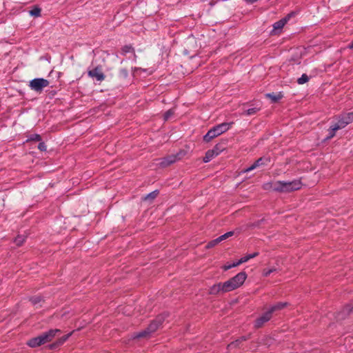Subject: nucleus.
Returning <instances> with one entry per match:
<instances>
[{"mask_svg": "<svg viewBox=\"0 0 353 353\" xmlns=\"http://www.w3.org/2000/svg\"><path fill=\"white\" fill-rule=\"evenodd\" d=\"M165 321V316L163 314L158 315L153 321L150 322L147 328L144 330L134 334L133 339L147 338L151 334L155 332Z\"/></svg>", "mask_w": 353, "mask_h": 353, "instance_id": "f257e3e1", "label": "nucleus"}, {"mask_svg": "<svg viewBox=\"0 0 353 353\" xmlns=\"http://www.w3.org/2000/svg\"><path fill=\"white\" fill-rule=\"evenodd\" d=\"M301 187L302 183L300 179L289 182L278 181L274 183L273 190L278 192H291L300 190Z\"/></svg>", "mask_w": 353, "mask_h": 353, "instance_id": "f03ea898", "label": "nucleus"}, {"mask_svg": "<svg viewBox=\"0 0 353 353\" xmlns=\"http://www.w3.org/2000/svg\"><path fill=\"white\" fill-rule=\"evenodd\" d=\"M233 123V122L222 123L215 125L203 137V141L207 143L211 141L213 139L228 131Z\"/></svg>", "mask_w": 353, "mask_h": 353, "instance_id": "7ed1b4c3", "label": "nucleus"}, {"mask_svg": "<svg viewBox=\"0 0 353 353\" xmlns=\"http://www.w3.org/2000/svg\"><path fill=\"white\" fill-rule=\"evenodd\" d=\"M247 279V274L245 272L242 271L238 273L236 276L230 279L228 281L224 282L228 289V292L233 291L241 287Z\"/></svg>", "mask_w": 353, "mask_h": 353, "instance_id": "20e7f679", "label": "nucleus"}, {"mask_svg": "<svg viewBox=\"0 0 353 353\" xmlns=\"http://www.w3.org/2000/svg\"><path fill=\"white\" fill-rule=\"evenodd\" d=\"M226 149V141L216 144L212 150H208L203 159V162L208 163L213 158L218 156L221 152Z\"/></svg>", "mask_w": 353, "mask_h": 353, "instance_id": "39448f33", "label": "nucleus"}, {"mask_svg": "<svg viewBox=\"0 0 353 353\" xmlns=\"http://www.w3.org/2000/svg\"><path fill=\"white\" fill-rule=\"evenodd\" d=\"M185 154L184 151H180L176 154H172L168 155L164 158H162L161 159V161L159 163V165L161 168H165L171 164L175 163L177 160H179L181 159L182 156Z\"/></svg>", "mask_w": 353, "mask_h": 353, "instance_id": "423d86ee", "label": "nucleus"}, {"mask_svg": "<svg viewBox=\"0 0 353 353\" xmlns=\"http://www.w3.org/2000/svg\"><path fill=\"white\" fill-rule=\"evenodd\" d=\"M48 85L49 81L42 78L34 79L30 82L31 89L38 92H41L43 89L48 86Z\"/></svg>", "mask_w": 353, "mask_h": 353, "instance_id": "0eeeda50", "label": "nucleus"}, {"mask_svg": "<svg viewBox=\"0 0 353 353\" xmlns=\"http://www.w3.org/2000/svg\"><path fill=\"white\" fill-rule=\"evenodd\" d=\"M272 318V315L268 312L267 310L265 312H264L261 316L258 317L255 321L254 323V327L255 329H259L262 327L265 323L268 322L271 320Z\"/></svg>", "mask_w": 353, "mask_h": 353, "instance_id": "6e6552de", "label": "nucleus"}, {"mask_svg": "<svg viewBox=\"0 0 353 353\" xmlns=\"http://www.w3.org/2000/svg\"><path fill=\"white\" fill-rule=\"evenodd\" d=\"M227 292L228 291L224 282L214 284L209 289V294L212 295H218L220 293L224 294Z\"/></svg>", "mask_w": 353, "mask_h": 353, "instance_id": "1a4fd4ad", "label": "nucleus"}, {"mask_svg": "<svg viewBox=\"0 0 353 353\" xmlns=\"http://www.w3.org/2000/svg\"><path fill=\"white\" fill-rule=\"evenodd\" d=\"M270 162V158L267 157H262L258 159L249 168L244 169L242 172L245 173L248 172L261 165H267Z\"/></svg>", "mask_w": 353, "mask_h": 353, "instance_id": "9d476101", "label": "nucleus"}, {"mask_svg": "<svg viewBox=\"0 0 353 353\" xmlns=\"http://www.w3.org/2000/svg\"><path fill=\"white\" fill-rule=\"evenodd\" d=\"M61 331L59 329H51L48 332H43L40 334L43 344L50 342L56 336L57 333H61Z\"/></svg>", "mask_w": 353, "mask_h": 353, "instance_id": "9b49d317", "label": "nucleus"}, {"mask_svg": "<svg viewBox=\"0 0 353 353\" xmlns=\"http://www.w3.org/2000/svg\"><path fill=\"white\" fill-rule=\"evenodd\" d=\"M88 73L90 77L96 78V79L99 81H101L105 79V75L101 72V68L99 66L89 70Z\"/></svg>", "mask_w": 353, "mask_h": 353, "instance_id": "f8f14e48", "label": "nucleus"}, {"mask_svg": "<svg viewBox=\"0 0 353 353\" xmlns=\"http://www.w3.org/2000/svg\"><path fill=\"white\" fill-rule=\"evenodd\" d=\"M288 305L289 303L288 302H278L270 306L268 311L272 316L274 312L282 310Z\"/></svg>", "mask_w": 353, "mask_h": 353, "instance_id": "ddd939ff", "label": "nucleus"}, {"mask_svg": "<svg viewBox=\"0 0 353 353\" xmlns=\"http://www.w3.org/2000/svg\"><path fill=\"white\" fill-rule=\"evenodd\" d=\"M27 345L30 347H37L43 345L42 339L40 335L37 337L30 339L28 342Z\"/></svg>", "mask_w": 353, "mask_h": 353, "instance_id": "4468645a", "label": "nucleus"}, {"mask_svg": "<svg viewBox=\"0 0 353 353\" xmlns=\"http://www.w3.org/2000/svg\"><path fill=\"white\" fill-rule=\"evenodd\" d=\"M353 312V304L346 305L343 310L339 313L338 318L343 319L345 316H347Z\"/></svg>", "mask_w": 353, "mask_h": 353, "instance_id": "2eb2a0df", "label": "nucleus"}, {"mask_svg": "<svg viewBox=\"0 0 353 353\" xmlns=\"http://www.w3.org/2000/svg\"><path fill=\"white\" fill-rule=\"evenodd\" d=\"M265 96L267 98L270 99L272 103H277L283 97L281 92L276 94L274 93H268L266 94Z\"/></svg>", "mask_w": 353, "mask_h": 353, "instance_id": "dca6fc26", "label": "nucleus"}, {"mask_svg": "<svg viewBox=\"0 0 353 353\" xmlns=\"http://www.w3.org/2000/svg\"><path fill=\"white\" fill-rule=\"evenodd\" d=\"M259 254V253L258 252H254L253 254H248L243 257H241L238 261V263H239V265H241V263L247 262L248 260L257 256Z\"/></svg>", "mask_w": 353, "mask_h": 353, "instance_id": "f3484780", "label": "nucleus"}, {"mask_svg": "<svg viewBox=\"0 0 353 353\" xmlns=\"http://www.w3.org/2000/svg\"><path fill=\"white\" fill-rule=\"evenodd\" d=\"M347 125L353 122V112L341 114Z\"/></svg>", "mask_w": 353, "mask_h": 353, "instance_id": "a211bd4d", "label": "nucleus"}, {"mask_svg": "<svg viewBox=\"0 0 353 353\" xmlns=\"http://www.w3.org/2000/svg\"><path fill=\"white\" fill-rule=\"evenodd\" d=\"M159 191L158 190H156L150 193H149L148 194H147L144 198H143V201H148V200H150V201H153L154 199H156L157 197V196L159 195Z\"/></svg>", "mask_w": 353, "mask_h": 353, "instance_id": "6ab92c4d", "label": "nucleus"}, {"mask_svg": "<svg viewBox=\"0 0 353 353\" xmlns=\"http://www.w3.org/2000/svg\"><path fill=\"white\" fill-rule=\"evenodd\" d=\"M346 125H347V124L345 123L344 120L342 119V117L341 115H339L338 117V121L336 123H335L334 125V126H335V128L340 130V129L344 128Z\"/></svg>", "mask_w": 353, "mask_h": 353, "instance_id": "aec40b11", "label": "nucleus"}, {"mask_svg": "<svg viewBox=\"0 0 353 353\" xmlns=\"http://www.w3.org/2000/svg\"><path fill=\"white\" fill-rule=\"evenodd\" d=\"M287 22L288 21H286V19L283 18V19L278 21L277 22L274 23V24L273 25V27L275 30L281 29L283 28V26L285 25V23Z\"/></svg>", "mask_w": 353, "mask_h": 353, "instance_id": "412c9836", "label": "nucleus"}, {"mask_svg": "<svg viewBox=\"0 0 353 353\" xmlns=\"http://www.w3.org/2000/svg\"><path fill=\"white\" fill-rule=\"evenodd\" d=\"M128 52L134 53V49L131 45H125L121 48V53L123 55H125Z\"/></svg>", "mask_w": 353, "mask_h": 353, "instance_id": "4be33fe9", "label": "nucleus"}, {"mask_svg": "<svg viewBox=\"0 0 353 353\" xmlns=\"http://www.w3.org/2000/svg\"><path fill=\"white\" fill-rule=\"evenodd\" d=\"M339 130L335 128V126L332 125L328 129V136L326 139H331L336 135V132Z\"/></svg>", "mask_w": 353, "mask_h": 353, "instance_id": "5701e85b", "label": "nucleus"}, {"mask_svg": "<svg viewBox=\"0 0 353 353\" xmlns=\"http://www.w3.org/2000/svg\"><path fill=\"white\" fill-rule=\"evenodd\" d=\"M41 135L38 134H31L29 138L27 139V142H29V141H41Z\"/></svg>", "mask_w": 353, "mask_h": 353, "instance_id": "b1692460", "label": "nucleus"}, {"mask_svg": "<svg viewBox=\"0 0 353 353\" xmlns=\"http://www.w3.org/2000/svg\"><path fill=\"white\" fill-rule=\"evenodd\" d=\"M41 9L39 7H34L33 9H32L30 11V14L32 16H34L35 17H38L41 15Z\"/></svg>", "mask_w": 353, "mask_h": 353, "instance_id": "393cba45", "label": "nucleus"}, {"mask_svg": "<svg viewBox=\"0 0 353 353\" xmlns=\"http://www.w3.org/2000/svg\"><path fill=\"white\" fill-rule=\"evenodd\" d=\"M42 300V298L40 296H33L29 298V301L33 304L36 305L40 303Z\"/></svg>", "mask_w": 353, "mask_h": 353, "instance_id": "a878e982", "label": "nucleus"}, {"mask_svg": "<svg viewBox=\"0 0 353 353\" xmlns=\"http://www.w3.org/2000/svg\"><path fill=\"white\" fill-rule=\"evenodd\" d=\"M309 81V77L306 74H303L300 78L297 79L299 84H303Z\"/></svg>", "mask_w": 353, "mask_h": 353, "instance_id": "bb28decb", "label": "nucleus"}, {"mask_svg": "<svg viewBox=\"0 0 353 353\" xmlns=\"http://www.w3.org/2000/svg\"><path fill=\"white\" fill-rule=\"evenodd\" d=\"M219 243H220V241H219V238H216V239H214V240L208 242V244L206 245L205 248L207 249L212 248L214 247L215 245H216Z\"/></svg>", "mask_w": 353, "mask_h": 353, "instance_id": "cd10ccee", "label": "nucleus"}, {"mask_svg": "<svg viewBox=\"0 0 353 353\" xmlns=\"http://www.w3.org/2000/svg\"><path fill=\"white\" fill-rule=\"evenodd\" d=\"M72 334V332L63 336L62 337L59 338L57 341L61 345H62L68 339L69 337Z\"/></svg>", "mask_w": 353, "mask_h": 353, "instance_id": "c85d7f7f", "label": "nucleus"}, {"mask_svg": "<svg viewBox=\"0 0 353 353\" xmlns=\"http://www.w3.org/2000/svg\"><path fill=\"white\" fill-rule=\"evenodd\" d=\"M233 234H234V232L233 231H230V232H226L225 234L220 236L218 238H219L220 242H221L222 241H223V240H225V239H226L233 236Z\"/></svg>", "mask_w": 353, "mask_h": 353, "instance_id": "c756f323", "label": "nucleus"}, {"mask_svg": "<svg viewBox=\"0 0 353 353\" xmlns=\"http://www.w3.org/2000/svg\"><path fill=\"white\" fill-rule=\"evenodd\" d=\"M174 114V111L172 109H170L166 111L163 114V118L165 121L168 120L170 117H172Z\"/></svg>", "mask_w": 353, "mask_h": 353, "instance_id": "7c9ffc66", "label": "nucleus"}, {"mask_svg": "<svg viewBox=\"0 0 353 353\" xmlns=\"http://www.w3.org/2000/svg\"><path fill=\"white\" fill-rule=\"evenodd\" d=\"M246 341V338L245 337H242L241 339H238V340H236L235 341H233L232 343H230L228 345V348H230L231 347H233V346H238L239 344L241 343V341Z\"/></svg>", "mask_w": 353, "mask_h": 353, "instance_id": "2f4dec72", "label": "nucleus"}, {"mask_svg": "<svg viewBox=\"0 0 353 353\" xmlns=\"http://www.w3.org/2000/svg\"><path fill=\"white\" fill-rule=\"evenodd\" d=\"M14 243H16V245L17 246H21L22 245V244L23 243V242L25 241V239L23 237V236H17L15 239H14Z\"/></svg>", "mask_w": 353, "mask_h": 353, "instance_id": "473e14b6", "label": "nucleus"}, {"mask_svg": "<svg viewBox=\"0 0 353 353\" xmlns=\"http://www.w3.org/2000/svg\"><path fill=\"white\" fill-rule=\"evenodd\" d=\"M238 265H239L238 263V261H236V262H234L232 264H225V265H224L223 266V270L227 271V270L231 269L232 268H234V267H236Z\"/></svg>", "mask_w": 353, "mask_h": 353, "instance_id": "72a5a7b5", "label": "nucleus"}, {"mask_svg": "<svg viewBox=\"0 0 353 353\" xmlns=\"http://www.w3.org/2000/svg\"><path fill=\"white\" fill-rule=\"evenodd\" d=\"M259 110H260V108H252L247 110L245 114L246 115H252V114H256Z\"/></svg>", "mask_w": 353, "mask_h": 353, "instance_id": "f704fd0d", "label": "nucleus"}, {"mask_svg": "<svg viewBox=\"0 0 353 353\" xmlns=\"http://www.w3.org/2000/svg\"><path fill=\"white\" fill-rule=\"evenodd\" d=\"M276 271V269L275 268H271V269H268V270H266V269H264L263 271V275L265 277L268 276L271 273L274 272Z\"/></svg>", "mask_w": 353, "mask_h": 353, "instance_id": "c9c22d12", "label": "nucleus"}, {"mask_svg": "<svg viewBox=\"0 0 353 353\" xmlns=\"http://www.w3.org/2000/svg\"><path fill=\"white\" fill-rule=\"evenodd\" d=\"M38 149L41 151V152H45L47 150V147H46V145L44 142L43 141H39V143L38 145Z\"/></svg>", "mask_w": 353, "mask_h": 353, "instance_id": "e433bc0d", "label": "nucleus"}, {"mask_svg": "<svg viewBox=\"0 0 353 353\" xmlns=\"http://www.w3.org/2000/svg\"><path fill=\"white\" fill-rule=\"evenodd\" d=\"M60 346H61V345L59 344V343L57 340L55 342L50 344L48 345V347H49L50 350H54V349H57V347H59Z\"/></svg>", "mask_w": 353, "mask_h": 353, "instance_id": "4c0bfd02", "label": "nucleus"}, {"mask_svg": "<svg viewBox=\"0 0 353 353\" xmlns=\"http://www.w3.org/2000/svg\"><path fill=\"white\" fill-rule=\"evenodd\" d=\"M133 74L134 75H136L137 74H138L139 72H145V70L144 69H142L141 68H137L135 67L134 69H133Z\"/></svg>", "mask_w": 353, "mask_h": 353, "instance_id": "58836bf2", "label": "nucleus"}, {"mask_svg": "<svg viewBox=\"0 0 353 353\" xmlns=\"http://www.w3.org/2000/svg\"><path fill=\"white\" fill-rule=\"evenodd\" d=\"M120 74L122 75L124 78H126L128 76V71L127 69H121L120 70Z\"/></svg>", "mask_w": 353, "mask_h": 353, "instance_id": "ea45409f", "label": "nucleus"}, {"mask_svg": "<svg viewBox=\"0 0 353 353\" xmlns=\"http://www.w3.org/2000/svg\"><path fill=\"white\" fill-rule=\"evenodd\" d=\"M295 14L296 13L294 12H291L289 14H288L287 16L284 17V19H285L286 21H288L292 17L295 16Z\"/></svg>", "mask_w": 353, "mask_h": 353, "instance_id": "a19ab883", "label": "nucleus"}, {"mask_svg": "<svg viewBox=\"0 0 353 353\" xmlns=\"http://www.w3.org/2000/svg\"><path fill=\"white\" fill-rule=\"evenodd\" d=\"M271 186V184L270 183H266L263 185V188L265 190H267L268 187H270Z\"/></svg>", "mask_w": 353, "mask_h": 353, "instance_id": "79ce46f5", "label": "nucleus"}, {"mask_svg": "<svg viewBox=\"0 0 353 353\" xmlns=\"http://www.w3.org/2000/svg\"><path fill=\"white\" fill-rule=\"evenodd\" d=\"M348 48L353 50V41L348 46Z\"/></svg>", "mask_w": 353, "mask_h": 353, "instance_id": "37998d69", "label": "nucleus"}, {"mask_svg": "<svg viewBox=\"0 0 353 353\" xmlns=\"http://www.w3.org/2000/svg\"><path fill=\"white\" fill-rule=\"evenodd\" d=\"M261 221H258L256 223H254V226H258V225H259V224H260V222H261Z\"/></svg>", "mask_w": 353, "mask_h": 353, "instance_id": "c03bdc74", "label": "nucleus"}]
</instances>
